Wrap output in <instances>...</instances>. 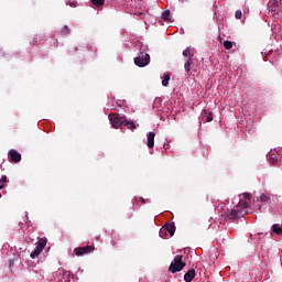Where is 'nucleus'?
Here are the masks:
<instances>
[{"mask_svg": "<svg viewBox=\"0 0 282 282\" xmlns=\"http://www.w3.org/2000/svg\"><path fill=\"white\" fill-rule=\"evenodd\" d=\"M110 124L115 129H120V127H127L128 129H135V123L133 121L127 120L126 117L119 115H109Z\"/></svg>", "mask_w": 282, "mask_h": 282, "instance_id": "f257e3e1", "label": "nucleus"}, {"mask_svg": "<svg viewBox=\"0 0 282 282\" xmlns=\"http://www.w3.org/2000/svg\"><path fill=\"white\" fill-rule=\"evenodd\" d=\"M183 256H175L174 260L170 264V272L175 274V272H182L186 267V263L182 261Z\"/></svg>", "mask_w": 282, "mask_h": 282, "instance_id": "f03ea898", "label": "nucleus"}, {"mask_svg": "<svg viewBox=\"0 0 282 282\" xmlns=\"http://www.w3.org/2000/svg\"><path fill=\"white\" fill-rule=\"evenodd\" d=\"M149 63H151V56L144 52H140L139 56L134 58V65L138 67H147Z\"/></svg>", "mask_w": 282, "mask_h": 282, "instance_id": "7ed1b4c3", "label": "nucleus"}, {"mask_svg": "<svg viewBox=\"0 0 282 282\" xmlns=\"http://www.w3.org/2000/svg\"><path fill=\"white\" fill-rule=\"evenodd\" d=\"M89 252H94V246L75 248L76 257H83V254H89Z\"/></svg>", "mask_w": 282, "mask_h": 282, "instance_id": "20e7f679", "label": "nucleus"}, {"mask_svg": "<svg viewBox=\"0 0 282 282\" xmlns=\"http://www.w3.org/2000/svg\"><path fill=\"white\" fill-rule=\"evenodd\" d=\"M269 6H270L271 12H274V14H278V15L281 14V2L272 1V2H270Z\"/></svg>", "mask_w": 282, "mask_h": 282, "instance_id": "39448f33", "label": "nucleus"}, {"mask_svg": "<svg viewBox=\"0 0 282 282\" xmlns=\"http://www.w3.org/2000/svg\"><path fill=\"white\" fill-rule=\"evenodd\" d=\"M162 232H169L170 237H173L175 235V226L167 224L163 227V230L160 231V237H162Z\"/></svg>", "mask_w": 282, "mask_h": 282, "instance_id": "423d86ee", "label": "nucleus"}, {"mask_svg": "<svg viewBox=\"0 0 282 282\" xmlns=\"http://www.w3.org/2000/svg\"><path fill=\"white\" fill-rule=\"evenodd\" d=\"M9 158L12 162H21V153H19L17 150H10Z\"/></svg>", "mask_w": 282, "mask_h": 282, "instance_id": "0eeeda50", "label": "nucleus"}, {"mask_svg": "<svg viewBox=\"0 0 282 282\" xmlns=\"http://www.w3.org/2000/svg\"><path fill=\"white\" fill-rule=\"evenodd\" d=\"M155 147V132L148 133V148L153 149Z\"/></svg>", "mask_w": 282, "mask_h": 282, "instance_id": "6e6552de", "label": "nucleus"}, {"mask_svg": "<svg viewBox=\"0 0 282 282\" xmlns=\"http://www.w3.org/2000/svg\"><path fill=\"white\" fill-rule=\"evenodd\" d=\"M193 279H195V269L187 271L184 275V281L186 282H191Z\"/></svg>", "mask_w": 282, "mask_h": 282, "instance_id": "1a4fd4ad", "label": "nucleus"}, {"mask_svg": "<svg viewBox=\"0 0 282 282\" xmlns=\"http://www.w3.org/2000/svg\"><path fill=\"white\" fill-rule=\"evenodd\" d=\"M42 250L43 249H41V247L36 246L35 249L30 254L31 259H36V257H39V254H41Z\"/></svg>", "mask_w": 282, "mask_h": 282, "instance_id": "9d476101", "label": "nucleus"}, {"mask_svg": "<svg viewBox=\"0 0 282 282\" xmlns=\"http://www.w3.org/2000/svg\"><path fill=\"white\" fill-rule=\"evenodd\" d=\"M183 56L185 58H193V48L187 47L186 50L183 51Z\"/></svg>", "mask_w": 282, "mask_h": 282, "instance_id": "9b49d317", "label": "nucleus"}, {"mask_svg": "<svg viewBox=\"0 0 282 282\" xmlns=\"http://www.w3.org/2000/svg\"><path fill=\"white\" fill-rule=\"evenodd\" d=\"M192 65H193V58L188 57V58L186 59L185 65H184L185 72H187V74H188V72H191V66H192Z\"/></svg>", "mask_w": 282, "mask_h": 282, "instance_id": "f8f14e48", "label": "nucleus"}, {"mask_svg": "<svg viewBox=\"0 0 282 282\" xmlns=\"http://www.w3.org/2000/svg\"><path fill=\"white\" fill-rule=\"evenodd\" d=\"M230 219H237L239 217V209H231L229 213Z\"/></svg>", "mask_w": 282, "mask_h": 282, "instance_id": "ddd939ff", "label": "nucleus"}, {"mask_svg": "<svg viewBox=\"0 0 282 282\" xmlns=\"http://www.w3.org/2000/svg\"><path fill=\"white\" fill-rule=\"evenodd\" d=\"M272 230L275 235H282V227L276 224L272 226Z\"/></svg>", "mask_w": 282, "mask_h": 282, "instance_id": "4468645a", "label": "nucleus"}, {"mask_svg": "<svg viewBox=\"0 0 282 282\" xmlns=\"http://www.w3.org/2000/svg\"><path fill=\"white\" fill-rule=\"evenodd\" d=\"M169 80H171V75L164 74V78L162 80L163 87H169Z\"/></svg>", "mask_w": 282, "mask_h": 282, "instance_id": "2eb2a0df", "label": "nucleus"}, {"mask_svg": "<svg viewBox=\"0 0 282 282\" xmlns=\"http://www.w3.org/2000/svg\"><path fill=\"white\" fill-rule=\"evenodd\" d=\"M36 246H37V248H41L42 250H44L45 246H47V240L40 239Z\"/></svg>", "mask_w": 282, "mask_h": 282, "instance_id": "dca6fc26", "label": "nucleus"}, {"mask_svg": "<svg viewBox=\"0 0 282 282\" xmlns=\"http://www.w3.org/2000/svg\"><path fill=\"white\" fill-rule=\"evenodd\" d=\"M91 3L93 6L100 8L101 6H105V0H91Z\"/></svg>", "mask_w": 282, "mask_h": 282, "instance_id": "f3484780", "label": "nucleus"}, {"mask_svg": "<svg viewBox=\"0 0 282 282\" xmlns=\"http://www.w3.org/2000/svg\"><path fill=\"white\" fill-rule=\"evenodd\" d=\"M162 19H163L164 21H171V11H164V12L162 13Z\"/></svg>", "mask_w": 282, "mask_h": 282, "instance_id": "a211bd4d", "label": "nucleus"}, {"mask_svg": "<svg viewBox=\"0 0 282 282\" xmlns=\"http://www.w3.org/2000/svg\"><path fill=\"white\" fill-rule=\"evenodd\" d=\"M238 206H240V208H248L249 204L248 202L240 198Z\"/></svg>", "mask_w": 282, "mask_h": 282, "instance_id": "6ab92c4d", "label": "nucleus"}, {"mask_svg": "<svg viewBox=\"0 0 282 282\" xmlns=\"http://www.w3.org/2000/svg\"><path fill=\"white\" fill-rule=\"evenodd\" d=\"M224 47H225V50H232V42L225 41L224 42Z\"/></svg>", "mask_w": 282, "mask_h": 282, "instance_id": "aec40b11", "label": "nucleus"}, {"mask_svg": "<svg viewBox=\"0 0 282 282\" xmlns=\"http://www.w3.org/2000/svg\"><path fill=\"white\" fill-rule=\"evenodd\" d=\"M61 34H69V26L65 25L61 31Z\"/></svg>", "mask_w": 282, "mask_h": 282, "instance_id": "412c9836", "label": "nucleus"}, {"mask_svg": "<svg viewBox=\"0 0 282 282\" xmlns=\"http://www.w3.org/2000/svg\"><path fill=\"white\" fill-rule=\"evenodd\" d=\"M235 17L236 19H241L243 17V13L241 12V10H238L236 11Z\"/></svg>", "mask_w": 282, "mask_h": 282, "instance_id": "4be33fe9", "label": "nucleus"}, {"mask_svg": "<svg viewBox=\"0 0 282 282\" xmlns=\"http://www.w3.org/2000/svg\"><path fill=\"white\" fill-rule=\"evenodd\" d=\"M268 199H270V197H268V195H265V194H262L260 196V202H268Z\"/></svg>", "mask_w": 282, "mask_h": 282, "instance_id": "5701e85b", "label": "nucleus"}, {"mask_svg": "<svg viewBox=\"0 0 282 282\" xmlns=\"http://www.w3.org/2000/svg\"><path fill=\"white\" fill-rule=\"evenodd\" d=\"M57 274H59L61 276H65V274H67V271H65L64 269H58Z\"/></svg>", "mask_w": 282, "mask_h": 282, "instance_id": "b1692460", "label": "nucleus"}, {"mask_svg": "<svg viewBox=\"0 0 282 282\" xmlns=\"http://www.w3.org/2000/svg\"><path fill=\"white\" fill-rule=\"evenodd\" d=\"M6 182H8V176L2 175L0 178V184H6Z\"/></svg>", "mask_w": 282, "mask_h": 282, "instance_id": "393cba45", "label": "nucleus"}, {"mask_svg": "<svg viewBox=\"0 0 282 282\" xmlns=\"http://www.w3.org/2000/svg\"><path fill=\"white\" fill-rule=\"evenodd\" d=\"M243 199H250L252 195L250 193H243L242 194Z\"/></svg>", "mask_w": 282, "mask_h": 282, "instance_id": "a878e982", "label": "nucleus"}, {"mask_svg": "<svg viewBox=\"0 0 282 282\" xmlns=\"http://www.w3.org/2000/svg\"><path fill=\"white\" fill-rule=\"evenodd\" d=\"M206 122H213V113L209 112V115L206 118Z\"/></svg>", "mask_w": 282, "mask_h": 282, "instance_id": "bb28decb", "label": "nucleus"}, {"mask_svg": "<svg viewBox=\"0 0 282 282\" xmlns=\"http://www.w3.org/2000/svg\"><path fill=\"white\" fill-rule=\"evenodd\" d=\"M69 6H70V8H76L77 2L76 1L69 2Z\"/></svg>", "mask_w": 282, "mask_h": 282, "instance_id": "cd10ccee", "label": "nucleus"}, {"mask_svg": "<svg viewBox=\"0 0 282 282\" xmlns=\"http://www.w3.org/2000/svg\"><path fill=\"white\" fill-rule=\"evenodd\" d=\"M141 19H144V13H139Z\"/></svg>", "mask_w": 282, "mask_h": 282, "instance_id": "c85d7f7f", "label": "nucleus"}, {"mask_svg": "<svg viewBox=\"0 0 282 282\" xmlns=\"http://www.w3.org/2000/svg\"><path fill=\"white\" fill-rule=\"evenodd\" d=\"M1 188H3V183L0 184V191H1Z\"/></svg>", "mask_w": 282, "mask_h": 282, "instance_id": "c756f323", "label": "nucleus"}]
</instances>
